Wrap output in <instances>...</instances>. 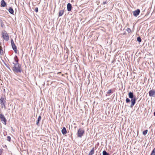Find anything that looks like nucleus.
Listing matches in <instances>:
<instances>
[{"instance_id": "f257e3e1", "label": "nucleus", "mask_w": 155, "mask_h": 155, "mask_svg": "<svg viewBox=\"0 0 155 155\" xmlns=\"http://www.w3.org/2000/svg\"><path fill=\"white\" fill-rule=\"evenodd\" d=\"M14 61L12 62L14 66L12 67V70L15 73H21L22 71L21 65L18 63V59L17 56L14 58Z\"/></svg>"}, {"instance_id": "f03ea898", "label": "nucleus", "mask_w": 155, "mask_h": 155, "mask_svg": "<svg viewBox=\"0 0 155 155\" xmlns=\"http://www.w3.org/2000/svg\"><path fill=\"white\" fill-rule=\"evenodd\" d=\"M84 133V131L81 128H79L78 130L77 135L78 137L81 138Z\"/></svg>"}, {"instance_id": "7ed1b4c3", "label": "nucleus", "mask_w": 155, "mask_h": 155, "mask_svg": "<svg viewBox=\"0 0 155 155\" xmlns=\"http://www.w3.org/2000/svg\"><path fill=\"white\" fill-rule=\"evenodd\" d=\"M0 119L1 121L2 122L4 125H6V124L7 120L4 115L2 114H0Z\"/></svg>"}, {"instance_id": "20e7f679", "label": "nucleus", "mask_w": 155, "mask_h": 155, "mask_svg": "<svg viewBox=\"0 0 155 155\" xmlns=\"http://www.w3.org/2000/svg\"><path fill=\"white\" fill-rule=\"evenodd\" d=\"M2 35L3 39L9 38L8 35L7 33V32L5 30H4L2 31Z\"/></svg>"}, {"instance_id": "39448f33", "label": "nucleus", "mask_w": 155, "mask_h": 155, "mask_svg": "<svg viewBox=\"0 0 155 155\" xmlns=\"http://www.w3.org/2000/svg\"><path fill=\"white\" fill-rule=\"evenodd\" d=\"M149 95L151 97H155V90L153 89L150 90L149 92Z\"/></svg>"}, {"instance_id": "423d86ee", "label": "nucleus", "mask_w": 155, "mask_h": 155, "mask_svg": "<svg viewBox=\"0 0 155 155\" xmlns=\"http://www.w3.org/2000/svg\"><path fill=\"white\" fill-rule=\"evenodd\" d=\"M11 43L12 44V48L13 49V50L14 51H17V48H16V46H15V43H14V42L13 40V39H12L11 40Z\"/></svg>"}, {"instance_id": "0eeeda50", "label": "nucleus", "mask_w": 155, "mask_h": 155, "mask_svg": "<svg viewBox=\"0 0 155 155\" xmlns=\"http://www.w3.org/2000/svg\"><path fill=\"white\" fill-rule=\"evenodd\" d=\"M140 12V9H137L133 12V15L134 16L137 17L139 15Z\"/></svg>"}, {"instance_id": "6e6552de", "label": "nucleus", "mask_w": 155, "mask_h": 155, "mask_svg": "<svg viewBox=\"0 0 155 155\" xmlns=\"http://www.w3.org/2000/svg\"><path fill=\"white\" fill-rule=\"evenodd\" d=\"M72 8V5L70 3H68L67 5V9L68 11L70 12L71 11Z\"/></svg>"}, {"instance_id": "1a4fd4ad", "label": "nucleus", "mask_w": 155, "mask_h": 155, "mask_svg": "<svg viewBox=\"0 0 155 155\" xmlns=\"http://www.w3.org/2000/svg\"><path fill=\"white\" fill-rule=\"evenodd\" d=\"M1 5L2 7H5L6 6V3L4 0H2L1 2Z\"/></svg>"}, {"instance_id": "9d476101", "label": "nucleus", "mask_w": 155, "mask_h": 155, "mask_svg": "<svg viewBox=\"0 0 155 155\" xmlns=\"http://www.w3.org/2000/svg\"><path fill=\"white\" fill-rule=\"evenodd\" d=\"M94 153V147H93L91 150L90 151L88 155H92Z\"/></svg>"}, {"instance_id": "9b49d317", "label": "nucleus", "mask_w": 155, "mask_h": 155, "mask_svg": "<svg viewBox=\"0 0 155 155\" xmlns=\"http://www.w3.org/2000/svg\"><path fill=\"white\" fill-rule=\"evenodd\" d=\"M64 9L63 10H61L59 12L58 16L59 17L61 16L64 14Z\"/></svg>"}, {"instance_id": "f8f14e48", "label": "nucleus", "mask_w": 155, "mask_h": 155, "mask_svg": "<svg viewBox=\"0 0 155 155\" xmlns=\"http://www.w3.org/2000/svg\"><path fill=\"white\" fill-rule=\"evenodd\" d=\"M61 132L63 134H65L67 133L65 127H64L61 130Z\"/></svg>"}, {"instance_id": "ddd939ff", "label": "nucleus", "mask_w": 155, "mask_h": 155, "mask_svg": "<svg viewBox=\"0 0 155 155\" xmlns=\"http://www.w3.org/2000/svg\"><path fill=\"white\" fill-rule=\"evenodd\" d=\"M8 12H9L12 14H13L14 13V10L12 8L10 7L8 9Z\"/></svg>"}, {"instance_id": "4468645a", "label": "nucleus", "mask_w": 155, "mask_h": 155, "mask_svg": "<svg viewBox=\"0 0 155 155\" xmlns=\"http://www.w3.org/2000/svg\"><path fill=\"white\" fill-rule=\"evenodd\" d=\"M129 97L130 98H133V93L131 92H130L128 94Z\"/></svg>"}, {"instance_id": "2eb2a0df", "label": "nucleus", "mask_w": 155, "mask_h": 155, "mask_svg": "<svg viewBox=\"0 0 155 155\" xmlns=\"http://www.w3.org/2000/svg\"><path fill=\"white\" fill-rule=\"evenodd\" d=\"M4 100V99L3 98H2L0 99V101H1V103L2 105L5 106V103L3 101Z\"/></svg>"}, {"instance_id": "dca6fc26", "label": "nucleus", "mask_w": 155, "mask_h": 155, "mask_svg": "<svg viewBox=\"0 0 155 155\" xmlns=\"http://www.w3.org/2000/svg\"><path fill=\"white\" fill-rule=\"evenodd\" d=\"M41 116H39L38 118V120H37V123H36V124L38 125H39L38 124H39V121L41 120Z\"/></svg>"}, {"instance_id": "f3484780", "label": "nucleus", "mask_w": 155, "mask_h": 155, "mask_svg": "<svg viewBox=\"0 0 155 155\" xmlns=\"http://www.w3.org/2000/svg\"><path fill=\"white\" fill-rule=\"evenodd\" d=\"M1 27L2 28H5V25L4 23V22L2 21H1Z\"/></svg>"}, {"instance_id": "a211bd4d", "label": "nucleus", "mask_w": 155, "mask_h": 155, "mask_svg": "<svg viewBox=\"0 0 155 155\" xmlns=\"http://www.w3.org/2000/svg\"><path fill=\"white\" fill-rule=\"evenodd\" d=\"M136 101V100L135 97H134L133 98L131 99V102H133L135 103Z\"/></svg>"}, {"instance_id": "6ab92c4d", "label": "nucleus", "mask_w": 155, "mask_h": 155, "mask_svg": "<svg viewBox=\"0 0 155 155\" xmlns=\"http://www.w3.org/2000/svg\"><path fill=\"white\" fill-rule=\"evenodd\" d=\"M148 132V130H145L143 132V134L144 135H145Z\"/></svg>"}, {"instance_id": "aec40b11", "label": "nucleus", "mask_w": 155, "mask_h": 155, "mask_svg": "<svg viewBox=\"0 0 155 155\" xmlns=\"http://www.w3.org/2000/svg\"><path fill=\"white\" fill-rule=\"evenodd\" d=\"M103 155H109V153H107L104 150L103 152Z\"/></svg>"}, {"instance_id": "412c9836", "label": "nucleus", "mask_w": 155, "mask_h": 155, "mask_svg": "<svg viewBox=\"0 0 155 155\" xmlns=\"http://www.w3.org/2000/svg\"><path fill=\"white\" fill-rule=\"evenodd\" d=\"M150 155H155V148L153 150Z\"/></svg>"}, {"instance_id": "4be33fe9", "label": "nucleus", "mask_w": 155, "mask_h": 155, "mask_svg": "<svg viewBox=\"0 0 155 155\" xmlns=\"http://www.w3.org/2000/svg\"><path fill=\"white\" fill-rule=\"evenodd\" d=\"M127 31L128 32V33H130V32H131V29L130 28H128L127 29Z\"/></svg>"}, {"instance_id": "5701e85b", "label": "nucleus", "mask_w": 155, "mask_h": 155, "mask_svg": "<svg viewBox=\"0 0 155 155\" xmlns=\"http://www.w3.org/2000/svg\"><path fill=\"white\" fill-rule=\"evenodd\" d=\"M11 137L10 136H8L7 137V140L9 141H11Z\"/></svg>"}, {"instance_id": "b1692460", "label": "nucleus", "mask_w": 155, "mask_h": 155, "mask_svg": "<svg viewBox=\"0 0 155 155\" xmlns=\"http://www.w3.org/2000/svg\"><path fill=\"white\" fill-rule=\"evenodd\" d=\"M3 151L2 149H0V155H1Z\"/></svg>"}, {"instance_id": "393cba45", "label": "nucleus", "mask_w": 155, "mask_h": 155, "mask_svg": "<svg viewBox=\"0 0 155 155\" xmlns=\"http://www.w3.org/2000/svg\"><path fill=\"white\" fill-rule=\"evenodd\" d=\"M111 92H112V91H111V89H110V90H109L107 92V94H110L111 93Z\"/></svg>"}, {"instance_id": "a878e982", "label": "nucleus", "mask_w": 155, "mask_h": 155, "mask_svg": "<svg viewBox=\"0 0 155 155\" xmlns=\"http://www.w3.org/2000/svg\"><path fill=\"white\" fill-rule=\"evenodd\" d=\"M35 11L36 12H38V8L37 7H36L35 8Z\"/></svg>"}, {"instance_id": "bb28decb", "label": "nucleus", "mask_w": 155, "mask_h": 155, "mask_svg": "<svg viewBox=\"0 0 155 155\" xmlns=\"http://www.w3.org/2000/svg\"><path fill=\"white\" fill-rule=\"evenodd\" d=\"M126 101L127 103H128L130 102V100L128 98H127L126 100Z\"/></svg>"}, {"instance_id": "cd10ccee", "label": "nucleus", "mask_w": 155, "mask_h": 155, "mask_svg": "<svg viewBox=\"0 0 155 155\" xmlns=\"http://www.w3.org/2000/svg\"><path fill=\"white\" fill-rule=\"evenodd\" d=\"M135 103L133 102H131V104L130 105V107H133V106L135 104Z\"/></svg>"}, {"instance_id": "c85d7f7f", "label": "nucleus", "mask_w": 155, "mask_h": 155, "mask_svg": "<svg viewBox=\"0 0 155 155\" xmlns=\"http://www.w3.org/2000/svg\"><path fill=\"white\" fill-rule=\"evenodd\" d=\"M137 41L139 42V43H140L141 41V39H137Z\"/></svg>"}, {"instance_id": "c756f323", "label": "nucleus", "mask_w": 155, "mask_h": 155, "mask_svg": "<svg viewBox=\"0 0 155 155\" xmlns=\"http://www.w3.org/2000/svg\"><path fill=\"white\" fill-rule=\"evenodd\" d=\"M103 3L104 5L106 3V1H105L104 2H103Z\"/></svg>"}, {"instance_id": "7c9ffc66", "label": "nucleus", "mask_w": 155, "mask_h": 155, "mask_svg": "<svg viewBox=\"0 0 155 155\" xmlns=\"http://www.w3.org/2000/svg\"><path fill=\"white\" fill-rule=\"evenodd\" d=\"M137 39H141V38H140L139 36H138V37H137Z\"/></svg>"}, {"instance_id": "2f4dec72", "label": "nucleus", "mask_w": 155, "mask_h": 155, "mask_svg": "<svg viewBox=\"0 0 155 155\" xmlns=\"http://www.w3.org/2000/svg\"><path fill=\"white\" fill-rule=\"evenodd\" d=\"M61 73V72H58V74H60Z\"/></svg>"}, {"instance_id": "473e14b6", "label": "nucleus", "mask_w": 155, "mask_h": 155, "mask_svg": "<svg viewBox=\"0 0 155 155\" xmlns=\"http://www.w3.org/2000/svg\"><path fill=\"white\" fill-rule=\"evenodd\" d=\"M154 115L155 116V112L154 113Z\"/></svg>"}, {"instance_id": "72a5a7b5", "label": "nucleus", "mask_w": 155, "mask_h": 155, "mask_svg": "<svg viewBox=\"0 0 155 155\" xmlns=\"http://www.w3.org/2000/svg\"><path fill=\"white\" fill-rule=\"evenodd\" d=\"M1 76H0V81L1 80Z\"/></svg>"}]
</instances>
